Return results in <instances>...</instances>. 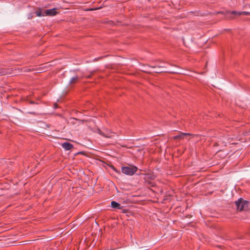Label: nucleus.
Masks as SVG:
<instances>
[{"label": "nucleus", "instance_id": "obj_1", "mask_svg": "<svg viewBox=\"0 0 250 250\" xmlns=\"http://www.w3.org/2000/svg\"><path fill=\"white\" fill-rule=\"evenodd\" d=\"M250 13L248 12H237L235 11H226L224 14L226 18L228 19H232L240 15H249Z\"/></svg>", "mask_w": 250, "mask_h": 250}, {"label": "nucleus", "instance_id": "obj_2", "mask_svg": "<svg viewBox=\"0 0 250 250\" xmlns=\"http://www.w3.org/2000/svg\"><path fill=\"white\" fill-rule=\"evenodd\" d=\"M138 168L134 166L128 167H122L121 168L122 172L126 175H133L137 171Z\"/></svg>", "mask_w": 250, "mask_h": 250}, {"label": "nucleus", "instance_id": "obj_3", "mask_svg": "<svg viewBox=\"0 0 250 250\" xmlns=\"http://www.w3.org/2000/svg\"><path fill=\"white\" fill-rule=\"evenodd\" d=\"M248 202L243 199H239L235 202V205L237 210L240 211L246 210L248 208Z\"/></svg>", "mask_w": 250, "mask_h": 250}, {"label": "nucleus", "instance_id": "obj_4", "mask_svg": "<svg viewBox=\"0 0 250 250\" xmlns=\"http://www.w3.org/2000/svg\"><path fill=\"white\" fill-rule=\"evenodd\" d=\"M57 9L56 8H53L51 9H47L44 10V14L45 16H54L57 14Z\"/></svg>", "mask_w": 250, "mask_h": 250}, {"label": "nucleus", "instance_id": "obj_5", "mask_svg": "<svg viewBox=\"0 0 250 250\" xmlns=\"http://www.w3.org/2000/svg\"><path fill=\"white\" fill-rule=\"evenodd\" d=\"M62 146L65 150H70L73 147V145L68 142L62 143Z\"/></svg>", "mask_w": 250, "mask_h": 250}, {"label": "nucleus", "instance_id": "obj_6", "mask_svg": "<svg viewBox=\"0 0 250 250\" xmlns=\"http://www.w3.org/2000/svg\"><path fill=\"white\" fill-rule=\"evenodd\" d=\"M111 206L112 208L115 209H121L123 207L121 204L115 201H112L111 203Z\"/></svg>", "mask_w": 250, "mask_h": 250}, {"label": "nucleus", "instance_id": "obj_7", "mask_svg": "<svg viewBox=\"0 0 250 250\" xmlns=\"http://www.w3.org/2000/svg\"><path fill=\"white\" fill-rule=\"evenodd\" d=\"M190 134L189 133H181L179 135H176L173 137V139H183L184 137L186 136L190 135Z\"/></svg>", "mask_w": 250, "mask_h": 250}, {"label": "nucleus", "instance_id": "obj_8", "mask_svg": "<svg viewBox=\"0 0 250 250\" xmlns=\"http://www.w3.org/2000/svg\"><path fill=\"white\" fill-rule=\"evenodd\" d=\"M101 134H102V135H103L104 137H107V138H112L115 136V134L114 133H113L111 132H108L106 134L104 133H101Z\"/></svg>", "mask_w": 250, "mask_h": 250}, {"label": "nucleus", "instance_id": "obj_9", "mask_svg": "<svg viewBox=\"0 0 250 250\" xmlns=\"http://www.w3.org/2000/svg\"><path fill=\"white\" fill-rule=\"evenodd\" d=\"M36 14L37 16L38 17H42V16H45L44 14V10H39L36 12Z\"/></svg>", "mask_w": 250, "mask_h": 250}, {"label": "nucleus", "instance_id": "obj_10", "mask_svg": "<svg viewBox=\"0 0 250 250\" xmlns=\"http://www.w3.org/2000/svg\"><path fill=\"white\" fill-rule=\"evenodd\" d=\"M155 72L156 73H160V72H168L170 73H181L180 72L174 71H167L165 70H157L155 71Z\"/></svg>", "mask_w": 250, "mask_h": 250}, {"label": "nucleus", "instance_id": "obj_11", "mask_svg": "<svg viewBox=\"0 0 250 250\" xmlns=\"http://www.w3.org/2000/svg\"><path fill=\"white\" fill-rule=\"evenodd\" d=\"M78 79V78L77 76L72 78L70 81V83H75L77 81Z\"/></svg>", "mask_w": 250, "mask_h": 250}, {"label": "nucleus", "instance_id": "obj_12", "mask_svg": "<svg viewBox=\"0 0 250 250\" xmlns=\"http://www.w3.org/2000/svg\"><path fill=\"white\" fill-rule=\"evenodd\" d=\"M7 73V72H4L0 70V75H5Z\"/></svg>", "mask_w": 250, "mask_h": 250}, {"label": "nucleus", "instance_id": "obj_13", "mask_svg": "<svg viewBox=\"0 0 250 250\" xmlns=\"http://www.w3.org/2000/svg\"><path fill=\"white\" fill-rule=\"evenodd\" d=\"M159 68H165L166 67L165 66L159 65L158 67Z\"/></svg>", "mask_w": 250, "mask_h": 250}]
</instances>
